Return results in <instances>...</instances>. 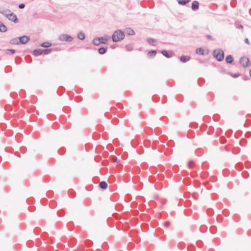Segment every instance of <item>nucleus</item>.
I'll list each match as a JSON object with an SVG mask.
<instances>
[{
    "label": "nucleus",
    "mask_w": 251,
    "mask_h": 251,
    "mask_svg": "<svg viewBox=\"0 0 251 251\" xmlns=\"http://www.w3.org/2000/svg\"><path fill=\"white\" fill-rule=\"evenodd\" d=\"M118 160L117 158H116L115 160V162L118 163Z\"/></svg>",
    "instance_id": "c756f323"
},
{
    "label": "nucleus",
    "mask_w": 251,
    "mask_h": 251,
    "mask_svg": "<svg viewBox=\"0 0 251 251\" xmlns=\"http://www.w3.org/2000/svg\"><path fill=\"white\" fill-rule=\"evenodd\" d=\"M240 63L244 67H247L250 64V60L248 58L246 57H242L240 59Z\"/></svg>",
    "instance_id": "39448f33"
},
{
    "label": "nucleus",
    "mask_w": 251,
    "mask_h": 251,
    "mask_svg": "<svg viewBox=\"0 0 251 251\" xmlns=\"http://www.w3.org/2000/svg\"><path fill=\"white\" fill-rule=\"evenodd\" d=\"M7 30V27L2 22H0V31L5 32Z\"/></svg>",
    "instance_id": "1a4fd4ad"
},
{
    "label": "nucleus",
    "mask_w": 251,
    "mask_h": 251,
    "mask_svg": "<svg viewBox=\"0 0 251 251\" xmlns=\"http://www.w3.org/2000/svg\"><path fill=\"white\" fill-rule=\"evenodd\" d=\"M125 32L129 35H133L134 34V30L130 28H126Z\"/></svg>",
    "instance_id": "9b49d317"
},
{
    "label": "nucleus",
    "mask_w": 251,
    "mask_h": 251,
    "mask_svg": "<svg viewBox=\"0 0 251 251\" xmlns=\"http://www.w3.org/2000/svg\"><path fill=\"white\" fill-rule=\"evenodd\" d=\"M213 54L218 61H221L223 60L224 52L222 50L220 49L215 50L213 52Z\"/></svg>",
    "instance_id": "7ed1b4c3"
},
{
    "label": "nucleus",
    "mask_w": 251,
    "mask_h": 251,
    "mask_svg": "<svg viewBox=\"0 0 251 251\" xmlns=\"http://www.w3.org/2000/svg\"><path fill=\"white\" fill-rule=\"evenodd\" d=\"M100 187L103 189H105L107 187V183L104 181H101L100 182Z\"/></svg>",
    "instance_id": "2eb2a0df"
},
{
    "label": "nucleus",
    "mask_w": 251,
    "mask_h": 251,
    "mask_svg": "<svg viewBox=\"0 0 251 251\" xmlns=\"http://www.w3.org/2000/svg\"><path fill=\"white\" fill-rule=\"evenodd\" d=\"M15 52V50H13V49H9V50H6V53L7 54H13Z\"/></svg>",
    "instance_id": "b1692460"
},
{
    "label": "nucleus",
    "mask_w": 251,
    "mask_h": 251,
    "mask_svg": "<svg viewBox=\"0 0 251 251\" xmlns=\"http://www.w3.org/2000/svg\"><path fill=\"white\" fill-rule=\"evenodd\" d=\"M51 49H45V50H43V52L45 54H48L50 53L51 52Z\"/></svg>",
    "instance_id": "393cba45"
},
{
    "label": "nucleus",
    "mask_w": 251,
    "mask_h": 251,
    "mask_svg": "<svg viewBox=\"0 0 251 251\" xmlns=\"http://www.w3.org/2000/svg\"><path fill=\"white\" fill-rule=\"evenodd\" d=\"M107 50V48H100L99 49V52L100 53V54H104L106 52Z\"/></svg>",
    "instance_id": "412c9836"
},
{
    "label": "nucleus",
    "mask_w": 251,
    "mask_h": 251,
    "mask_svg": "<svg viewBox=\"0 0 251 251\" xmlns=\"http://www.w3.org/2000/svg\"><path fill=\"white\" fill-rule=\"evenodd\" d=\"M239 27H240V28H243V25H240L239 26Z\"/></svg>",
    "instance_id": "7c9ffc66"
},
{
    "label": "nucleus",
    "mask_w": 251,
    "mask_h": 251,
    "mask_svg": "<svg viewBox=\"0 0 251 251\" xmlns=\"http://www.w3.org/2000/svg\"><path fill=\"white\" fill-rule=\"evenodd\" d=\"M0 13L4 15L7 18H8L10 21L17 23L18 22V19L17 18V16L13 13L10 12V10L5 9V10H1L0 9Z\"/></svg>",
    "instance_id": "f257e3e1"
},
{
    "label": "nucleus",
    "mask_w": 251,
    "mask_h": 251,
    "mask_svg": "<svg viewBox=\"0 0 251 251\" xmlns=\"http://www.w3.org/2000/svg\"><path fill=\"white\" fill-rule=\"evenodd\" d=\"M199 3L197 1H194L192 4V9L193 10H197L199 9Z\"/></svg>",
    "instance_id": "6e6552de"
},
{
    "label": "nucleus",
    "mask_w": 251,
    "mask_h": 251,
    "mask_svg": "<svg viewBox=\"0 0 251 251\" xmlns=\"http://www.w3.org/2000/svg\"><path fill=\"white\" fill-rule=\"evenodd\" d=\"M239 76V74H236L234 76V77H237Z\"/></svg>",
    "instance_id": "2f4dec72"
},
{
    "label": "nucleus",
    "mask_w": 251,
    "mask_h": 251,
    "mask_svg": "<svg viewBox=\"0 0 251 251\" xmlns=\"http://www.w3.org/2000/svg\"><path fill=\"white\" fill-rule=\"evenodd\" d=\"M169 225H170V223H169V222H165V223H164V226L165 227H168V226H169Z\"/></svg>",
    "instance_id": "bb28decb"
},
{
    "label": "nucleus",
    "mask_w": 251,
    "mask_h": 251,
    "mask_svg": "<svg viewBox=\"0 0 251 251\" xmlns=\"http://www.w3.org/2000/svg\"><path fill=\"white\" fill-rule=\"evenodd\" d=\"M226 62L227 63H231L233 62V59L231 55H229L227 56H226Z\"/></svg>",
    "instance_id": "a211bd4d"
},
{
    "label": "nucleus",
    "mask_w": 251,
    "mask_h": 251,
    "mask_svg": "<svg viewBox=\"0 0 251 251\" xmlns=\"http://www.w3.org/2000/svg\"><path fill=\"white\" fill-rule=\"evenodd\" d=\"M180 61L182 62H185L190 59V57L188 56H182L180 57Z\"/></svg>",
    "instance_id": "dca6fc26"
},
{
    "label": "nucleus",
    "mask_w": 251,
    "mask_h": 251,
    "mask_svg": "<svg viewBox=\"0 0 251 251\" xmlns=\"http://www.w3.org/2000/svg\"><path fill=\"white\" fill-rule=\"evenodd\" d=\"M58 39L61 41L71 42L73 38L66 34H62L58 36Z\"/></svg>",
    "instance_id": "20e7f679"
},
{
    "label": "nucleus",
    "mask_w": 251,
    "mask_h": 251,
    "mask_svg": "<svg viewBox=\"0 0 251 251\" xmlns=\"http://www.w3.org/2000/svg\"><path fill=\"white\" fill-rule=\"evenodd\" d=\"M148 42L152 45H155L156 43V41L154 39L151 38L148 39Z\"/></svg>",
    "instance_id": "4be33fe9"
},
{
    "label": "nucleus",
    "mask_w": 251,
    "mask_h": 251,
    "mask_svg": "<svg viewBox=\"0 0 251 251\" xmlns=\"http://www.w3.org/2000/svg\"><path fill=\"white\" fill-rule=\"evenodd\" d=\"M25 5L24 4H20L19 5V7L20 8V9H23L25 7Z\"/></svg>",
    "instance_id": "cd10ccee"
},
{
    "label": "nucleus",
    "mask_w": 251,
    "mask_h": 251,
    "mask_svg": "<svg viewBox=\"0 0 251 251\" xmlns=\"http://www.w3.org/2000/svg\"><path fill=\"white\" fill-rule=\"evenodd\" d=\"M196 53L200 55H203V51L201 48H199L196 50Z\"/></svg>",
    "instance_id": "5701e85b"
},
{
    "label": "nucleus",
    "mask_w": 251,
    "mask_h": 251,
    "mask_svg": "<svg viewBox=\"0 0 251 251\" xmlns=\"http://www.w3.org/2000/svg\"><path fill=\"white\" fill-rule=\"evenodd\" d=\"M93 43L96 46H99V45H100V38L99 37L95 38L93 39Z\"/></svg>",
    "instance_id": "ddd939ff"
},
{
    "label": "nucleus",
    "mask_w": 251,
    "mask_h": 251,
    "mask_svg": "<svg viewBox=\"0 0 251 251\" xmlns=\"http://www.w3.org/2000/svg\"><path fill=\"white\" fill-rule=\"evenodd\" d=\"M161 53H162V54L164 56H166L167 58H170L172 56V55L171 53H168V52L165 50H162L161 51Z\"/></svg>",
    "instance_id": "4468645a"
},
{
    "label": "nucleus",
    "mask_w": 251,
    "mask_h": 251,
    "mask_svg": "<svg viewBox=\"0 0 251 251\" xmlns=\"http://www.w3.org/2000/svg\"><path fill=\"white\" fill-rule=\"evenodd\" d=\"M189 0H177L178 3L181 5H185L186 3L189 2Z\"/></svg>",
    "instance_id": "aec40b11"
},
{
    "label": "nucleus",
    "mask_w": 251,
    "mask_h": 251,
    "mask_svg": "<svg viewBox=\"0 0 251 251\" xmlns=\"http://www.w3.org/2000/svg\"><path fill=\"white\" fill-rule=\"evenodd\" d=\"M156 52L155 50H152L149 52V54L150 55H154L156 54Z\"/></svg>",
    "instance_id": "a878e982"
},
{
    "label": "nucleus",
    "mask_w": 251,
    "mask_h": 251,
    "mask_svg": "<svg viewBox=\"0 0 251 251\" xmlns=\"http://www.w3.org/2000/svg\"><path fill=\"white\" fill-rule=\"evenodd\" d=\"M125 34L121 30L115 31L112 35V40L114 42H118L124 38Z\"/></svg>",
    "instance_id": "f03ea898"
},
{
    "label": "nucleus",
    "mask_w": 251,
    "mask_h": 251,
    "mask_svg": "<svg viewBox=\"0 0 251 251\" xmlns=\"http://www.w3.org/2000/svg\"><path fill=\"white\" fill-rule=\"evenodd\" d=\"M245 42H246V43H247V44H250V43H249V40H248V38H246V39L245 40Z\"/></svg>",
    "instance_id": "c85d7f7f"
},
{
    "label": "nucleus",
    "mask_w": 251,
    "mask_h": 251,
    "mask_svg": "<svg viewBox=\"0 0 251 251\" xmlns=\"http://www.w3.org/2000/svg\"><path fill=\"white\" fill-rule=\"evenodd\" d=\"M29 40V37L26 36H23L19 38L20 43L23 44H26Z\"/></svg>",
    "instance_id": "0eeeda50"
},
{
    "label": "nucleus",
    "mask_w": 251,
    "mask_h": 251,
    "mask_svg": "<svg viewBox=\"0 0 251 251\" xmlns=\"http://www.w3.org/2000/svg\"><path fill=\"white\" fill-rule=\"evenodd\" d=\"M51 46V44L50 42H44L41 44V46L43 47H50Z\"/></svg>",
    "instance_id": "6ab92c4d"
},
{
    "label": "nucleus",
    "mask_w": 251,
    "mask_h": 251,
    "mask_svg": "<svg viewBox=\"0 0 251 251\" xmlns=\"http://www.w3.org/2000/svg\"><path fill=\"white\" fill-rule=\"evenodd\" d=\"M250 75L251 76V70H250Z\"/></svg>",
    "instance_id": "473e14b6"
},
{
    "label": "nucleus",
    "mask_w": 251,
    "mask_h": 251,
    "mask_svg": "<svg viewBox=\"0 0 251 251\" xmlns=\"http://www.w3.org/2000/svg\"><path fill=\"white\" fill-rule=\"evenodd\" d=\"M77 38L81 40H84L85 38V35L83 32H80L77 34Z\"/></svg>",
    "instance_id": "9d476101"
},
{
    "label": "nucleus",
    "mask_w": 251,
    "mask_h": 251,
    "mask_svg": "<svg viewBox=\"0 0 251 251\" xmlns=\"http://www.w3.org/2000/svg\"><path fill=\"white\" fill-rule=\"evenodd\" d=\"M19 42V38H13L10 41V43L12 44H18Z\"/></svg>",
    "instance_id": "f3484780"
},
{
    "label": "nucleus",
    "mask_w": 251,
    "mask_h": 251,
    "mask_svg": "<svg viewBox=\"0 0 251 251\" xmlns=\"http://www.w3.org/2000/svg\"><path fill=\"white\" fill-rule=\"evenodd\" d=\"M100 44H106L108 40L110 39V37L107 35H104L103 37H100Z\"/></svg>",
    "instance_id": "423d86ee"
},
{
    "label": "nucleus",
    "mask_w": 251,
    "mask_h": 251,
    "mask_svg": "<svg viewBox=\"0 0 251 251\" xmlns=\"http://www.w3.org/2000/svg\"><path fill=\"white\" fill-rule=\"evenodd\" d=\"M43 52V50L37 49L34 50L33 53L35 55H39L41 54Z\"/></svg>",
    "instance_id": "f8f14e48"
}]
</instances>
